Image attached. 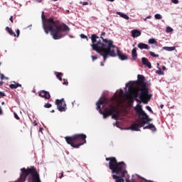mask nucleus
Segmentation results:
<instances>
[{"mask_svg": "<svg viewBox=\"0 0 182 182\" xmlns=\"http://www.w3.org/2000/svg\"><path fill=\"white\" fill-rule=\"evenodd\" d=\"M41 19L43 22V29L45 33L48 35L50 32L53 39L58 41L62 39L69 33L70 28L64 23H60L59 21H55L53 18H49L45 16V12H42Z\"/></svg>", "mask_w": 182, "mask_h": 182, "instance_id": "1", "label": "nucleus"}, {"mask_svg": "<svg viewBox=\"0 0 182 182\" xmlns=\"http://www.w3.org/2000/svg\"><path fill=\"white\" fill-rule=\"evenodd\" d=\"M106 35V33L102 32L101 33L100 38L102 39V41L105 43H107L106 45L99 39V36L96 34H92L91 36V41L92 44L91 45L92 50H95L100 55V56L103 57L104 62H106V60L109 56H111L112 58H116V52H114V48H116V46L113 45V41L111 40H107L106 38H104L103 36Z\"/></svg>", "mask_w": 182, "mask_h": 182, "instance_id": "2", "label": "nucleus"}, {"mask_svg": "<svg viewBox=\"0 0 182 182\" xmlns=\"http://www.w3.org/2000/svg\"><path fill=\"white\" fill-rule=\"evenodd\" d=\"M106 161H109V168L112 173V177L115 182H124V178L127 176L126 164L123 161L117 162V159L113 156L106 158Z\"/></svg>", "mask_w": 182, "mask_h": 182, "instance_id": "3", "label": "nucleus"}, {"mask_svg": "<svg viewBox=\"0 0 182 182\" xmlns=\"http://www.w3.org/2000/svg\"><path fill=\"white\" fill-rule=\"evenodd\" d=\"M129 89H131V93H132L134 97H139L144 105H147L151 99V95L149 94V90L144 92V88L140 85H136V87L132 86L129 87Z\"/></svg>", "mask_w": 182, "mask_h": 182, "instance_id": "4", "label": "nucleus"}, {"mask_svg": "<svg viewBox=\"0 0 182 182\" xmlns=\"http://www.w3.org/2000/svg\"><path fill=\"white\" fill-rule=\"evenodd\" d=\"M64 139L73 149H79L86 143V134H75L72 136H65Z\"/></svg>", "mask_w": 182, "mask_h": 182, "instance_id": "5", "label": "nucleus"}, {"mask_svg": "<svg viewBox=\"0 0 182 182\" xmlns=\"http://www.w3.org/2000/svg\"><path fill=\"white\" fill-rule=\"evenodd\" d=\"M97 109L99 113H100V114H102L103 119H107L109 116H112V117L115 120H117V119L119 118V112H117V109H116V107H114L113 105H109L108 107H105L104 109V112L102 111L100 105H98L97 107Z\"/></svg>", "mask_w": 182, "mask_h": 182, "instance_id": "6", "label": "nucleus"}, {"mask_svg": "<svg viewBox=\"0 0 182 182\" xmlns=\"http://www.w3.org/2000/svg\"><path fill=\"white\" fill-rule=\"evenodd\" d=\"M21 171L22 173L21 177H23L24 180H26L28 176L31 174L32 178V182H41L39 173H38V171H36V168H35L34 166H32L31 168H28L27 169L23 168L21 169Z\"/></svg>", "mask_w": 182, "mask_h": 182, "instance_id": "7", "label": "nucleus"}, {"mask_svg": "<svg viewBox=\"0 0 182 182\" xmlns=\"http://www.w3.org/2000/svg\"><path fill=\"white\" fill-rule=\"evenodd\" d=\"M139 121L138 123H134L131 125L130 128L131 130H134L135 132H140V128L144 127V125L147 124V122H146V119H148L147 114L142 111L139 114H138Z\"/></svg>", "mask_w": 182, "mask_h": 182, "instance_id": "8", "label": "nucleus"}, {"mask_svg": "<svg viewBox=\"0 0 182 182\" xmlns=\"http://www.w3.org/2000/svg\"><path fill=\"white\" fill-rule=\"evenodd\" d=\"M137 81H129L127 86L132 87L134 85H136V86H141L144 89V92H147L149 90V85H147V82H146V77H144L143 75H137Z\"/></svg>", "mask_w": 182, "mask_h": 182, "instance_id": "9", "label": "nucleus"}, {"mask_svg": "<svg viewBox=\"0 0 182 182\" xmlns=\"http://www.w3.org/2000/svg\"><path fill=\"white\" fill-rule=\"evenodd\" d=\"M55 105L59 112H65L68 109V107H66V102H65L64 99L55 100Z\"/></svg>", "mask_w": 182, "mask_h": 182, "instance_id": "10", "label": "nucleus"}, {"mask_svg": "<svg viewBox=\"0 0 182 182\" xmlns=\"http://www.w3.org/2000/svg\"><path fill=\"white\" fill-rule=\"evenodd\" d=\"M152 120L153 119L151 118H149L148 115V119H145V122H146V124L148 125L144 127V130H146L147 129L151 130V132H156L157 130L154 124L149 123V122H151Z\"/></svg>", "mask_w": 182, "mask_h": 182, "instance_id": "11", "label": "nucleus"}, {"mask_svg": "<svg viewBox=\"0 0 182 182\" xmlns=\"http://www.w3.org/2000/svg\"><path fill=\"white\" fill-rule=\"evenodd\" d=\"M117 49V54L116 56L117 55L119 59H120V60H127V59H129V58L127 57V55L126 54H124L119 49V47H116Z\"/></svg>", "mask_w": 182, "mask_h": 182, "instance_id": "12", "label": "nucleus"}, {"mask_svg": "<svg viewBox=\"0 0 182 182\" xmlns=\"http://www.w3.org/2000/svg\"><path fill=\"white\" fill-rule=\"evenodd\" d=\"M38 96L40 97H43V99H46V100H49L50 99V93L46 90H41L38 92Z\"/></svg>", "mask_w": 182, "mask_h": 182, "instance_id": "13", "label": "nucleus"}, {"mask_svg": "<svg viewBox=\"0 0 182 182\" xmlns=\"http://www.w3.org/2000/svg\"><path fill=\"white\" fill-rule=\"evenodd\" d=\"M141 62H142V65H144V66H146L147 68H149V69H151V63H150V61H149L147 58L144 57L142 58Z\"/></svg>", "mask_w": 182, "mask_h": 182, "instance_id": "14", "label": "nucleus"}, {"mask_svg": "<svg viewBox=\"0 0 182 182\" xmlns=\"http://www.w3.org/2000/svg\"><path fill=\"white\" fill-rule=\"evenodd\" d=\"M132 38H139L141 35V31L134 29L131 31Z\"/></svg>", "mask_w": 182, "mask_h": 182, "instance_id": "15", "label": "nucleus"}, {"mask_svg": "<svg viewBox=\"0 0 182 182\" xmlns=\"http://www.w3.org/2000/svg\"><path fill=\"white\" fill-rule=\"evenodd\" d=\"M107 103H109V100H107V98H102L100 101L97 102V106H100V105L105 106L107 105Z\"/></svg>", "mask_w": 182, "mask_h": 182, "instance_id": "16", "label": "nucleus"}, {"mask_svg": "<svg viewBox=\"0 0 182 182\" xmlns=\"http://www.w3.org/2000/svg\"><path fill=\"white\" fill-rule=\"evenodd\" d=\"M138 48L139 49H150V46H149V45L146 44V43H139L138 44Z\"/></svg>", "mask_w": 182, "mask_h": 182, "instance_id": "17", "label": "nucleus"}, {"mask_svg": "<svg viewBox=\"0 0 182 182\" xmlns=\"http://www.w3.org/2000/svg\"><path fill=\"white\" fill-rule=\"evenodd\" d=\"M134 110L137 114L141 113V112H144L141 105H140L139 104L136 105V106L134 107Z\"/></svg>", "mask_w": 182, "mask_h": 182, "instance_id": "18", "label": "nucleus"}, {"mask_svg": "<svg viewBox=\"0 0 182 182\" xmlns=\"http://www.w3.org/2000/svg\"><path fill=\"white\" fill-rule=\"evenodd\" d=\"M132 56L133 60H136L137 59V49L136 48H134L132 50Z\"/></svg>", "mask_w": 182, "mask_h": 182, "instance_id": "19", "label": "nucleus"}, {"mask_svg": "<svg viewBox=\"0 0 182 182\" xmlns=\"http://www.w3.org/2000/svg\"><path fill=\"white\" fill-rule=\"evenodd\" d=\"M10 89H18V87H22V85L14 82V84L9 85Z\"/></svg>", "mask_w": 182, "mask_h": 182, "instance_id": "20", "label": "nucleus"}, {"mask_svg": "<svg viewBox=\"0 0 182 182\" xmlns=\"http://www.w3.org/2000/svg\"><path fill=\"white\" fill-rule=\"evenodd\" d=\"M117 14L119 15V16H121V18H123L124 19H126L127 21H129V16L122 13V12H117Z\"/></svg>", "mask_w": 182, "mask_h": 182, "instance_id": "21", "label": "nucleus"}, {"mask_svg": "<svg viewBox=\"0 0 182 182\" xmlns=\"http://www.w3.org/2000/svg\"><path fill=\"white\" fill-rule=\"evenodd\" d=\"M6 31H7V32L9 33V35H11V36H16V34L15 33V32H14L12 31V28H9V27H6Z\"/></svg>", "mask_w": 182, "mask_h": 182, "instance_id": "22", "label": "nucleus"}, {"mask_svg": "<svg viewBox=\"0 0 182 182\" xmlns=\"http://www.w3.org/2000/svg\"><path fill=\"white\" fill-rule=\"evenodd\" d=\"M164 50H167L168 52H172V50H176V48L173 47H163Z\"/></svg>", "mask_w": 182, "mask_h": 182, "instance_id": "23", "label": "nucleus"}, {"mask_svg": "<svg viewBox=\"0 0 182 182\" xmlns=\"http://www.w3.org/2000/svg\"><path fill=\"white\" fill-rule=\"evenodd\" d=\"M55 76H57L58 79L59 80H62V77L63 76V74L62 73H55Z\"/></svg>", "mask_w": 182, "mask_h": 182, "instance_id": "24", "label": "nucleus"}, {"mask_svg": "<svg viewBox=\"0 0 182 182\" xmlns=\"http://www.w3.org/2000/svg\"><path fill=\"white\" fill-rule=\"evenodd\" d=\"M150 56H152L153 58H159V54H155L153 51L149 52Z\"/></svg>", "mask_w": 182, "mask_h": 182, "instance_id": "25", "label": "nucleus"}, {"mask_svg": "<svg viewBox=\"0 0 182 182\" xmlns=\"http://www.w3.org/2000/svg\"><path fill=\"white\" fill-rule=\"evenodd\" d=\"M148 42L151 45H153V43H157V41H156V39L154 38H150Z\"/></svg>", "mask_w": 182, "mask_h": 182, "instance_id": "26", "label": "nucleus"}, {"mask_svg": "<svg viewBox=\"0 0 182 182\" xmlns=\"http://www.w3.org/2000/svg\"><path fill=\"white\" fill-rule=\"evenodd\" d=\"M44 107H45L46 109H50V107H52V104H50V103H46V104L44 105Z\"/></svg>", "mask_w": 182, "mask_h": 182, "instance_id": "27", "label": "nucleus"}, {"mask_svg": "<svg viewBox=\"0 0 182 182\" xmlns=\"http://www.w3.org/2000/svg\"><path fill=\"white\" fill-rule=\"evenodd\" d=\"M80 38H82V39H86V41H89V38H87V36L85 34H81Z\"/></svg>", "mask_w": 182, "mask_h": 182, "instance_id": "28", "label": "nucleus"}, {"mask_svg": "<svg viewBox=\"0 0 182 182\" xmlns=\"http://www.w3.org/2000/svg\"><path fill=\"white\" fill-rule=\"evenodd\" d=\"M154 18L155 19H162L163 17L160 14H155Z\"/></svg>", "mask_w": 182, "mask_h": 182, "instance_id": "29", "label": "nucleus"}, {"mask_svg": "<svg viewBox=\"0 0 182 182\" xmlns=\"http://www.w3.org/2000/svg\"><path fill=\"white\" fill-rule=\"evenodd\" d=\"M166 32L169 33L170 32H173V28L171 27L166 28Z\"/></svg>", "mask_w": 182, "mask_h": 182, "instance_id": "30", "label": "nucleus"}, {"mask_svg": "<svg viewBox=\"0 0 182 182\" xmlns=\"http://www.w3.org/2000/svg\"><path fill=\"white\" fill-rule=\"evenodd\" d=\"M63 85H65V86H68V85H69L68 80L63 79Z\"/></svg>", "mask_w": 182, "mask_h": 182, "instance_id": "31", "label": "nucleus"}, {"mask_svg": "<svg viewBox=\"0 0 182 182\" xmlns=\"http://www.w3.org/2000/svg\"><path fill=\"white\" fill-rule=\"evenodd\" d=\"M146 109H148V111L151 113H153V109H151V107H150V106H146Z\"/></svg>", "mask_w": 182, "mask_h": 182, "instance_id": "32", "label": "nucleus"}, {"mask_svg": "<svg viewBox=\"0 0 182 182\" xmlns=\"http://www.w3.org/2000/svg\"><path fill=\"white\" fill-rule=\"evenodd\" d=\"M14 117L15 119H16V120H19L21 118H19V116H18V114H16V112H14Z\"/></svg>", "mask_w": 182, "mask_h": 182, "instance_id": "33", "label": "nucleus"}, {"mask_svg": "<svg viewBox=\"0 0 182 182\" xmlns=\"http://www.w3.org/2000/svg\"><path fill=\"white\" fill-rule=\"evenodd\" d=\"M16 32V36L17 38H19V33H21V31H19V29H17Z\"/></svg>", "mask_w": 182, "mask_h": 182, "instance_id": "34", "label": "nucleus"}, {"mask_svg": "<svg viewBox=\"0 0 182 182\" xmlns=\"http://www.w3.org/2000/svg\"><path fill=\"white\" fill-rule=\"evenodd\" d=\"M91 58H92L93 62H95V60H96V59H97V55H92Z\"/></svg>", "mask_w": 182, "mask_h": 182, "instance_id": "35", "label": "nucleus"}, {"mask_svg": "<svg viewBox=\"0 0 182 182\" xmlns=\"http://www.w3.org/2000/svg\"><path fill=\"white\" fill-rule=\"evenodd\" d=\"M80 4L82 5H83L84 6H86V5H89V2H87V1L80 2Z\"/></svg>", "mask_w": 182, "mask_h": 182, "instance_id": "36", "label": "nucleus"}, {"mask_svg": "<svg viewBox=\"0 0 182 182\" xmlns=\"http://www.w3.org/2000/svg\"><path fill=\"white\" fill-rule=\"evenodd\" d=\"M172 4H178V0H171Z\"/></svg>", "mask_w": 182, "mask_h": 182, "instance_id": "37", "label": "nucleus"}, {"mask_svg": "<svg viewBox=\"0 0 182 182\" xmlns=\"http://www.w3.org/2000/svg\"><path fill=\"white\" fill-rule=\"evenodd\" d=\"M156 73H158V75H161V73H163V72L161 71V70L160 69L159 70H156Z\"/></svg>", "mask_w": 182, "mask_h": 182, "instance_id": "38", "label": "nucleus"}, {"mask_svg": "<svg viewBox=\"0 0 182 182\" xmlns=\"http://www.w3.org/2000/svg\"><path fill=\"white\" fill-rule=\"evenodd\" d=\"M9 21L11 22V23H14V16H11L9 18Z\"/></svg>", "mask_w": 182, "mask_h": 182, "instance_id": "39", "label": "nucleus"}, {"mask_svg": "<svg viewBox=\"0 0 182 182\" xmlns=\"http://www.w3.org/2000/svg\"><path fill=\"white\" fill-rule=\"evenodd\" d=\"M0 96L1 97H4L5 96L4 92H0Z\"/></svg>", "mask_w": 182, "mask_h": 182, "instance_id": "40", "label": "nucleus"}, {"mask_svg": "<svg viewBox=\"0 0 182 182\" xmlns=\"http://www.w3.org/2000/svg\"><path fill=\"white\" fill-rule=\"evenodd\" d=\"M5 79V75H1V80H4Z\"/></svg>", "mask_w": 182, "mask_h": 182, "instance_id": "41", "label": "nucleus"}, {"mask_svg": "<svg viewBox=\"0 0 182 182\" xmlns=\"http://www.w3.org/2000/svg\"><path fill=\"white\" fill-rule=\"evenodd\" d=\"M33 125L34 126H38V123L36 122V121H33Z\"/></svg>", "mask_w": 182, "mask_h": 182, "instance_id": "42", "label": "nucleus"}, {"mask_svg": "<svg viewBox=\"0 0 182 182\" xmlns=\"http://www.w3.org/2000/svg\"><path fill=\"white\" fill-rule=\"evenodd\" d=\"M125 181L126 182H130V180L129 179V178H125Z\"/></svg>", "mask_w": 182, "mask_h": 182, "instance_id": "43", "label": "nucleus"}, {"mask_svg": "<svg viewBox=\"0 0 182 182\" xmlns=\"http://www.w3.org/2000/svg\"><path fill=\"white\" fill-rule=\"evenodd\" d=\"M59 178H63V172L61 173V176L59 177Z\"/></svg>", "mask_w": 182, "mask_h": 182, "instance_id": "44", "label": "nucleus"}, {"mask_svg": "<svg viewBox=\"0 0 182 182\" xmlns=\"http://www.w3.org/2000/svg\"><path fill=\"white\" fill-rule=\"evenodd\" d=\"M164 107V105H160V108H161V109H163Z\"/></svg>", "mask_w": 182, "mask_h": 182, "instance_id": "45", "label": "nucleus"}, {"mask_svg": "<svg viewBox=\"0 0 182 182\" xmlns=\"http://www.w3.org/2000/svg\"><path fill=\"white\" fill-rule=\"evenodd\" d=\"M100 65L101 66H105V64L103 63V62H100Z\"/></svg>", "mask_w": 182, "mask_h": 182, "instance_id": "46", "label": "nucleus"}, {"mask_svg": "<svg viewBox=\"0 0 182 182\" xmlns=\"http://www.w3.org/2000/svg\"><path fill=\"white\" fill-rule=\"evenodd\" d=\"M2 85H4V82L0 81V86H2Z\"/></svg>", "mask_w": 182, "mask_h": 182, "instance_id": "47", "label": "nucleus"}, {"mask_svg": "<svg viewBox=\"0 0 182 182\" xmlns=\"http://www.w3.org/2000/svg\"><path fill=\"white\" fill-rule=\"evenodd\" d=\"M109 2H114V0H107Z\"/></svg>", "mask_w": 182, "mask_h": 182, "instance_id": "48", "label": "nucleus"}, {"mask_svg": "<svg viewBox=\"0 0 182 182\" xmlns=\"http://www.w3.org/2000/svg\"><path fill=\"white\" fill-rule=\"evenodd\" d=\"M150 18H151V16H149L146 17V19H150Z\"/></svg>", "mask_w": 182, "mask_h": 182, "instance_id": "49", "label": "nucleus"}, {"mask_svg": "<svg viewBox=\"0 0 182 182\" xmlns=\"http://www.w3.org/2000/svg\"><path fill=\"white\" fill-rule=\"evenodd\" d=\"M162 69H163V70H166V67H165V66H163V67H162Z\"/></svg>", "mask_w": 182, "mask_h": 182, "instance_id": "50", "label": "nucleus"}, {"mask_svg": "<svg viewBox=\"0 0 182 182\" xmlns=\"http://www.w3.org/2000/svg\"><path fill=\"white\" fill-rule=\"evenodd\" d=\"M50 112H51V113H55V111H54L53 109H52V110L50 111Z\"/></svg>", "mask_w": 182, "mask_h": 182, "instance_id": "51", "label": "nucleus"}, {"mask_svg": "<svg viewBox=\"0 0 182 182\" xmlns=\"http://www.w3.org/2000/svg\"><path fill=\"white\" fill-rule=\"evenodd\" d=\"M38 2H42V0H38Z\"/></svg>", "mask_w": 182, "mask_h": 182, "instance_id": "52", "label": "nucleus"}, {"mask_svg": "<svg viewBox=\"0 0 182 182\" xmlns=\"http://www.w3.org/2000/svg\"><path fill=\"white\" fill-rule=\"evenodd\" d=\"M136 102H140V100H139L138 99H136Z\"/></svg>", "mask_w": 182, "mask_h": 182, "instance_id": "53", "label": "nucleus"}, {"mask_svg": "<svg viewBox=\"0 0 182 182\" xmlns=\"http://www.w3.org/2000/svg\"><path fill=\"white\" fill-rule=\"evenodd\" d=\"M56 1H58V0H53V2H56Z\"/></svg>", "mask_w": 182, "mask_h": 182, "instance_id": "54", "label": "nucleus"}, {"mask_svg": "<svg viewBox=\"0 0 182 182\" xmlns=\"http://www.w3.org/2000/svg\"><path fill=\"white\" fill-rule=\"evenodd\" d=\"M158 66H159L160 64L157 63Z\"/></svg>", "mask_w": 182, "mask_h": 182, "instance_id": "55", "label": "nucleus"}, {"mask_svg": "<svg viewBox=\"0 0 182 182\" xmlns=\"http://www.w3.org/2000/svg\"><path fill=\"white\" fill-rule=\"evenodd\" d=\"M4 102H2V105H4Z\"/></svg>", "mask_w": 182, "mask_h": 182, "instance_id": "56", "label": "nucleus"}]
</instances>
